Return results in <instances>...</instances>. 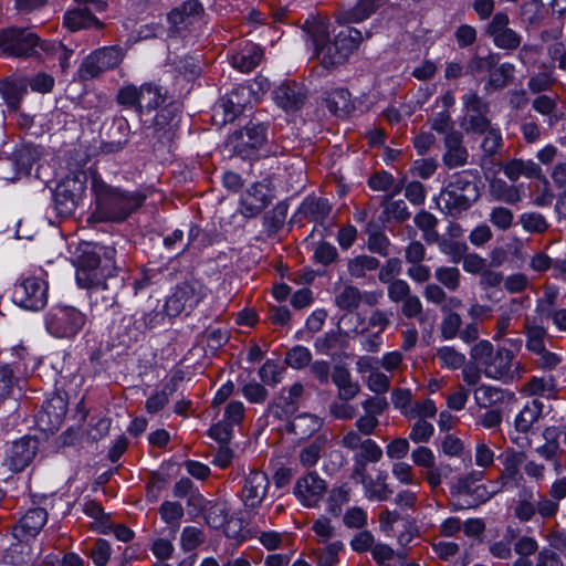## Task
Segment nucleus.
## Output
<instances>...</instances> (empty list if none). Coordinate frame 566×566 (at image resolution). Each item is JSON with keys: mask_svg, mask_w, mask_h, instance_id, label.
<instances>
[{"mask_svg": "<svg viewBox=\"0 0 566 566\" xmlns=\"http://www.w3.org/2000/svg\"><path fill=\"white\" fill-rule=\"evenodd\" d=\"M522 21L527 25H538L544 19V3L542 0H530L520 10Z\"/></svg>", "mask_w": 566, "mask_h": 566, "instance_id": "3c124183", "label": "nucleus"}, {"mask_svg": "<svg viewBox=\"0 0 566 566\" xmlns=\"http://www.w3.org/2000/svg\"><path fill=\"white\" fill-rule=\"evenodd\" d=\"M490 195L499 201L509 205H515L521 201L520 189L514 185H509L500 178H494L489 185Z\"/></svg>", "mask_w": 566, "mask_h": 566, "instance_id": "e433bc0d", "label": "nucleus"}, {"mask_svg": "<svg viewBox=\"0 0 566 566\" xmlns=\"http://www.w3.org/2000/svg\"><path fill=\"white\" fill-rule=\"evenodd\" d=\"M48 291L49 285L45 281L31 276L14 285L12 300L22 308L40 311L48 303Z\"/></svg>", "mask_w": 566, "mask_h": 566, "instance_id": "9b49d317", "label": "nucleus"}, {"mask_svg": "<svg viewBox=\"0 0 566 566\" xmlns=\"http://www.w3.org/2000/svg\"><path fill=\"white\" fill-rule=\"evenodd\" d=\"M287 217V205L284 202L277 203L264 217V226L269 232H277L284 224Z\"/></svg>", "mask_w": 566, "mask_h": 566, "instance_id": "bf43d9fd", "label": "nucleus"}, {"mask_svg": "<svg viewBox=\"0 0 566 566\" xmlns=\"http://www.w3.org/2000/svg\"><path fill=\"white\" fill-rule=\"evenodd\" d=\"M352 488L348 483L333 488L326 501V511L334 517H338L343 512V506L350 501Z\"/></svg>", "mask_w": 566, "mask_h": 566, "instance_id": "58836bf2", "label": "nucleus"}, {"mask_svg": "<svg viewBox=\"0 0 566 566\" xmlns=\"http://www.w3.org/2000/svg\"><path fill=\"white\" fill-rule=\"evenodd\" d=\"M218 107L223 111L224 123L234 120L243 111V104L239 102L237 91H232L229 95L223 97Z\"/></svg>", "mask_w": 566, "mask_h": 566, "instance_id": "4d7b16f0", "label": "nucleus"}, {"mask_svg": "<svg viewBox=\"0 0 566 566\" xmlns=\"http://www.w3.org/2000/svg\"><path fill=\"white\" fill-rule=\"evenodd\" d=\"M515 66L512 63L504 62L497 64L490 73L484 84L486 94L502 91L507 87L514 80Z\"/></svg>", "mask_w": 566, "mask_h": 566, "instance_id": "7c9ffc66", "label": "nucleus"}, {"mask_svg": "<svg viewBox=\"0 0 566 566\" xmlns=\"http://www.w3.org/2000/svg\"><path fill=\"white\" fill-rule=\"evenodd\" d=\"M263 57V50L255 43H247L239 52L231 57V64L234 69L243 73L254 70Z\"/></svg>", "mask_w": 566, "mask_h": 566, "instance_id": "bb28decb", "label": "nucleus"}, {"mask_svg": "<svg viewBox=\"0 0 566 566\" xmlns=\"http://www.w3.org/2000/svg\"><path fill=\"white\" fill-rule=\"evenodd\" d=\"M532 107L538 114L548 117L547 123L549 127H553L562 119L563 114L557 109V96L552 97L545 94L538 95L532 102Z\"/></svg>", "mask_w": 566, "mask_h": 566, "instance_id": "a19ab883", "label": "nucleus"}, {"mask_svg": "<svg viewBox=\"0 0 566 566\" xmlns=\"http://www.w3.org/2000/svg\"><path fill=\"white\" fill-rule=\"evenodd\" d=\"M270 488L266 473L259 470H250L244 476L240 492V499L245 511L255 513L262 505Z\"/></svg>", "mask_w": 566, "mask_h": 566, "instance_id": "4468645a", "label": "nucleus"}, {"mask_svg": "<svg viewBox=\"0 0 566 566\" xmlns=\"http://www.w3.org/2000/svg\"><path fill=\"white\" fill-rule=\"evenodd\" d=\"M241 205L243 216L252 218L268 207L269 200L266 196L260 191L259 186L254 185L248 190Z\"/></svg>", "mask_w": 566, "mask_h": 566, "instance_id": "4c0bfd02", "label": "nucleus"}, {"mask_svg": "<svg viewBox=\"0 0 566 566\" xmlns=\"http://www.w3.org/2000/svg\"><path fill=\"white\" fill-rule=\"evenodd\" d=\"M325 442H326V438L323 436H319L313 442H311L308 446L304 447L300 451V455H298L300 463L304 468L314 467L321 458V452H322V449H323Z\"/></svg>", "mask_w": 566, "mask_h": 566, "instance_id": "09e8293b", "label": "nucleus"}, {"mask_svg": "<svg viewBox=\"0 0 566 566\" xmlns=\"http://www.w3.org/2000/svg\"><path fill=\"white\" fill-rule=\"evenodd\" d=\"M379 268V260L370 255H359L348 261V273L356 279L364 277L367 272L375 271Z\"/></svg>", "mask_w": 566, "mask_h": 566, "instance_id": "a18cd8bd", "label": "nucleus"}, {"mask_svg": "<svg viewBox=\"0 0 566 566\" xmlns=\"http://www.w3.org/2000/svg\"><path fill=\"white\" fill-rule=\"evenodd\" d=\"M177 390V381L171 379L167 382L163 390L151 395L145 405V409L148 413L155 415L159 412L169 401V397Z\"/></svg>", "mask_w": 566, "mask_h": 566, "instance_id": "37998d69", "label": "nucleus"}, {"mask_svg": "<svg viewBox=\"0 0 566 566\" xmlns=\"http://www.w3.org/2000/svg\"><path fill=\"white\" fill-rule=\"evenodd\" d=\"M381 4V0H353L338 11L337 21L342 24L361 22L374 14Z\"/></svg>", "mask_w": 566, "mask_h": 566, "instance_id": "b1692460", "label": "nucleus"}, {"mask_svg": "<svg viewBox=\"0 0 566 566\" xmlns=\"http://www.w3.org/2000/svg\"><path fill=\"white\" fill-rule=\"evenodd\" d=\"M387 474L380 472L376 478L364 481L365 495L370 501H386L391 495L392 491L386 482Z\"/></svg>", "mask_w": 566, "mask_h": 566, "instance_id": "ea45409f", "label": "nucleus"}, {"mask_svg": "<svg viewBox=\"0 0 566 566\" xmlns=\"http://www.w3.org/2000/svg\"><path fill=\"white\" fill-rule=\"evenodd\" d=\"M266 139V127L263 124L250 123L229 137L233 151L242 158L250 157Z\"/></svg>", "mask_w": 566, "mask_h": 566, "instance_id": "dca6fc26", "label": "nucleus"}, {"mask_svg": "<svg viewBox=\"0 0 566 566\" xmlns=\"http://www.w3.org/2000/svg\"><path fill=\"white\" fill-rule=\"evenodd\" d=\"M486 34L501 50L515 51L521 46L522 36L510 28V18L505 12H496L486 28Z\"/></svg>", "mask_w": 566, "mask_h": 566, "instance_id": "a211bd4d", "label": "nucleus"}, {"mask_svg": "<svg viewBox=\"0 0 566 566\" xmlns=\"http://www.w3.org/2000/svg\"><path fill=\"white\" fill-rule=\"evenodd\" d=\"M42 51L57 57L60 67L65 72L71 66V57L73 50L67 49L61 42L44 41L42 44Z\"/></svg>", "mask_w": 566, "mask_h": 566, "instance_id": "864d4df0", "label": "nucleus"}, {"mask_svg": "<svg viewBox=\"0 0 566 566\" xmlns=\"http://www.w3.org/2000/svg\"><path fill=\"white\" fill-rule=\"evenodd\" d=\"M327 491V482L316 471L300 476L293 488L298 502L308 509L317 507Z\"/></svg>", "mask_w": 566, "mask_h": 566, "instance_id": "2eb2a0df", "label": "nucleus"}, {"mask_svg": "<svg viewBox=\"0 0 566 566\" xmlns=\"http://www.w3.org/2000/svg\"><path fill=\"white\" fill-rule=\"evenodd\" d=\"M471 357L481 367L486 378L502 382H512L521 377L523 368L515 363V355L511 349L494 347L489 340H480L471 349Z\"/></svg>", "mask_w": 566, "mask_h": 566, "instance_id": "39448f33", "label": "nucleus"}, {"mask_svg": "<svg viewBox=\"0 0 566 566\" xmlns=\"http://www.w3.org/2000/svg\"><path fill=\"white\" fill-rule=\"evenodd\" d=\"M469 150L463 144L461 132H449L443 138L442 164L449 169H458L469 164Z\"/></svg>", "mask_w": 566, "mask_h": 566, "instance_id": "412c9836", "label": "nucleus"}, {"mask_svg": "<svg viewBox=\"0 0 566 566\" xmlns=\"http://www.w3.org/2000/svg\"><path fill=\"white\" fill-rule=\"evenodd\" d=\"M322 427V420L311 413H303L297 416L293 421L287 424V431L295 434L300 439H306L313 433L318 431Z\"/></svg>", "mask_w": 566, "mask_h": 566, "instance_id": "f704fd0d", "label": "nucleus"}, {"mask_svg": "<svg viewBox=\"0 0 566 566\" xmlns=\"http://www.w3.org/2000/svg\"><path fill=\"white\" fill-rule=\"evenodd\" d=\"M312 354L308 348L296 345L292 347L285 357V364L293 369H302L310 365Z\"/></svg>", "mask_w": 566, "mask_h": 566, "instance_id": "13d9d810", "label": "nucleus"}, {"mask_svg": "<svg viewBox=\"0 0 566 566\" xmlns=\"http://www.w3.org/2000/svg\"><path fill=\"white\" fill-rule=\"evenodd\" d=\"M67 412V401L60 395H52L36 415V423L42 431L54 432L62 426Z\"/></svg>", "mask_w": 566, "mask_h": 566, "instance_id": "6ab92c4d", "label": "nucleus"}, {"mask_svg": "<svg viewBox=\"0 0 566 566\" xmlns=\"http://www.w3.org/2000/svg\"><path fill=\"white\" fill-rule=\"evenodd\" d=\"M39 446V439L33 436L13 441L7 449L4 464L13 472L23 471L35 458Z\"/></svg>", "mask_w": 566, "mask_h": 566, "instance_id": "f3484780", "label": "nucleus"}, {"mask_svg": "<svg viewBox=\"0 0 566 566\" xmlns=\"http://www.w3.org/2000/svg\"><path fill=\"white\" fill-rule=\"evenodd\" d=\"M504 175L511 181L518 180L520 177L526 178H539L542 175V168L533 160H524L521 158H514L502 165Z\"/></svg>", "mask_w": 566, "mask_h": 566, "instance_id": "c85d7f7f", "label": "nucleus"}, {"mask_svg": "<svg viewBox=\"0 0 566 566\" xmlns=\"http://www.w3.org/2000/svg\"><path fill=\"white\" fill-rule=\"evenodd\" d=\"M207 295L206 286L197 281H185L176 285L171 295L165 302L164 310L170 317L182 312L190 313Z\"/></svg>", "mask_w": 566, "mask_h": 566, "instance_id": "6e6552de", "label": "nucleus"}, {"mask_svg": "<svg viewBox=\"0 0 566 566\" xmlns=\"http://www.w3.org/2000/svg\"><path fill=\"white\" fill-rule=\"evenodd\" d=\"M499 54L490 53L486 56L473 55L467 65V72L471 75L490 73L499 64Z\"/></svg>", "mask_w": 566, "mask_h": 566, "instance_id": "8fccbe9b", "label": "nucleus"}, {"mask_svg": "<svg viewBox=\"0 0 566 566\" xmlns=\"http://www.w3.org/2000/svg\"><path fill=\"white\" fill-rule=\"evenodd\" d=\"M463 107L468 114H488L490 112V103L478 94L476 91L470 90L462 96Z\"/></svg>", "mask_w": 566, "mask_h": 566, "instance_id": "6e6d98bb", "label": "nucleus"}, {"mask_svg": "<svg viewBox=\"0 0 566 566\" xmlns=\"http://www.w3.org/2000/svg\"><path fill=\"white\" fill-rule=\"evenodd\" d=\"M39 35L27 28L10 27L0 32V50L3 54L13 57H31L42 50Z\"/></svg>", "mask_w": 566, "mask_h": 566, "instance_id": "423d86ee", "label": "nucleus"}, {"mask_svg": "<svg viewBox=\"0 0 566 566\" xmlns=\"http://www.w3.org/2000/svg\"><path fill=\"white\" fill-rule=\"evenodd\" d=\"M543 411V403L533 399L528 401L515 418V428L520 432H528L533 424L539 419Z\"/></svg>", "mask_w": 566, "mask_h": 566, "instance_id": "c9c22d12", "label": "nucleus"}, {"mask_svg": "<svg viewBox=\"0 0 566 566\" xmlns=\"http://www.w3.org/2000/svg\"><path fill=\"white\" fill-rule=\"evenodd\" d=\"M180 120V106L170 103L161 107L147 127L146 137L163 145L170 144L175 137Z\"/></svg>", "mask_w": 566, "mask_h": 566, "instance_id": "f8f14e48", "label": "nucleus"}, {"mask_svg": "<svg viewBox=\"0 0 566 566\" xmlns=\"http://www.w3.org/2000/svg\"><path fill=\"white\" fill-rule=\"evenodd\" d=\"M326 107L338 117H346L353 109L350 93L345 88L333 91L326 98Z\"/></svg>", "mask_w": 566, "mask_h": 566, "instance_id": "79ce46f5", "label": "nucleus"}, {"mask_svg": "<svg viewBox=\"0 0 566 566\" xmlns=\"http://www.w3.org/2000/svg\"><path fill=\"white\" fill-rule=\"evenodd\" d=\"M95 53L98 55L102 67L104 66L106 71L117 67L123 60V51L118 46L102 48L96 50Z\"/></svg>", "mask_w": 566, "mask_h": 566, "instance_id": "69168bd1", "label": "nucleus"}, {"mask_svg": "<svg viewBox=\"0 0 566 566\" xmlns=\"http://www.w3.org/2000/svg\"><path fill=\"white\" fill-rule=\"evenodd\" d=\"M434 277L443 287L454 292L460 287L461 272L455 266H439L434 270Z\"/></svg>", "mask_w": 566, "mask_h": 566, "instance_id": "de8ad7c7", "label": "nucleus"}, {"mask_svg": "<svg viewBox=\"0 0 566 566\" xmlns=\"http://www.w3.org/2000/svg\"><path fill=\"white\" fill-rule=\"evenodd\" d=\"M96 208L90 222H122L143 206L146 196L142 192H126L104 182H94Z\"/></svg>", "mask_w": 566, "mask_h": 566, "instance_id": "20e7f679", "label": "nucleus"}, {"mask_svg": "<svg viewBox=\"0 0 566 566\" xmlns=\"http://www.w3.org/2000/svg\"><path fill=\"white\" fill-rule=\"evenodd\" d=\"M467 133L483 134L493 126L488 118V114H468L462 123Z\"/></svg>", "mask_w": 566, "mask_h": 566, "instance_id": "774afa93", "label": "nucleus"}, {"mask_svg": "<svg viewBox=\"0 0 566 566\" xmlns=\"http://www.w3.org/2000/svg\"><path fill=\"white\" fill-rule=\"evenodd\" d=\"M86 323V316L73 306H54L45 316L48 332L57 338H72Z\"/></svg>", "mask_w": 566, "mask_h": 566, "instance_id": "0eeeda50", "label": "nucleus"}, {"mask_svg": "<svg viewBox=\"0 0 566 566\" xmlns=\"http://www.w3.org/2000/svg\"><path fill=\"white\" fill-rule=\"evenodd\" d=\"M481 144V148L485 156H494L503 147V138L501 132L496 127L486 130Z\"/></svg>", "mask_w": 566, "mask_h": 566, "instance_id": "338daca9", "label": "nucleus"}, {"mask_svg": "<svg viewBox=\"0 0 566 566\" xmlns=\"http://www.w3.org/2000/svg\"><path fill=\"white\" fill-rule=\"evenodd\" d=\"M332 381L337 387V398L342 401L353 400L360 391L358 382L353 381L349 370L344 366H335Z\"/></svg>", "mask_w": 566, "mask_h": 566, "instance_id": "a878e982", "label": "nucleus"}, {"mask_svg": "<svg viewBox=\"0 0 566 566\" xmlns=\"http://www.w3.org/2000/svg\"><path fill=\"white\" fill-rule=\"evenodd\" d=\"M105 9L106 2L102 0H76L75 6L64 13L63 24L71 31L102 29L103 23L95 14Z\"/></svg>", "mask_w": 566, "mask_h": 566, "instance_id": "9d476101", "label": "nucleus"}, {"mask_svg": "<svg viewBox=\"0 0 566 566\" xmlns=\"http://www.w3.org/2000/svg\"><path fill=\"white\" fill-rule=\"evenodd\" d=\"M274 101L284 111L300 109L306 98L304 86L296 82H284L273 92Z\"/></svg>", "mask_w": 566, "mask_h": 566, "instance_id": "393cba45", "label": "nucleus"}, {"mask_svg": "<svg viewBox=\"0 0 566 566\" xmlns=\"http://www.w3.org/2000/svg\"><path fill=\"white\" fill-rule=\"evenodd\" d=\"M140 116L145 111L156 109L163 105L167 98V91L151 82L140 85Z\"/></svg>", "mask_w": 566, "mask_h": 566, "instance_id": "72a5a7b5", "label": "nucleus"}, {"mask_svg": "<svg viewBox=\"0 0 566 566\" xmlns=\"http://www.w3.org/2000/svg\"><path fill=\"white\" fill-rule=\"evenodd\" d=\"M401 188L396 187L391 195H386L381 201L382 214L381 218L384 221L390 222L395 221L397 223H402L410 218V211L406 202L402 199L392 200V197L400 192Z\"/></svg>", "mask_w": 566, "mask_h": 566, "instance_id": "c756f323", "label": "nucleus"}, {"mask_svg": "<svg viewBox=\"0 0 566 566\" xmlns=\"http://www.w3.org/2000/svg\"><path fill=\"white\" fill-rule=\"evenodd\" d=\"M303 30L306 44L312 49V59L318 60L321 66L334 70L344 65L364 40L361 31L347 27L332 34L327 20H306Z\"/></svg>", "mask_w": 566, "mask_h": 566, "instance_id": "f257e3e1", "label": "nucleus"}, {"mask_svg": "<svg viewBox=\"0 0 566 566\" xmlns=\"http://www.w3.org/2000/svg\"><path fill=\"white\" fill-rule=\"evenodd\" d=\"M482 478V471H472L459 478L450 488L451 495L463 500L468 507H475L486 502L494 492H489L483 484H476Z\"/></svg>", "mask_w": 566, "mask_h": 566, "instance_id": "ddd939ff", "label": "nucleus"}, {"mask_svg": "<svg viewBox=\"0 0 566 566\" xmlns=\"http://www.w3.org/2000/svg\"><path fill=\"white\" fill-rule=\"evenodd\" d=\"M86 189V176L74 174L62 179L54 191V207L60 216H71Z\"/></svg>", "mask_w": 566, "mask_h": 566, "instance_id": "1a4fd4ad", "label": "nucleus"}, {"mask_svg": "<svg viewBox=\"0 0 566 566\" xmlns=\"http://www.w3.org/2000/svg\"><path fill=\"white\" fill-rule=\"evenodd\" d=\"M27 93V82L24 80H1L0 94L10 111H18L23 96Z\"/></svg>", "mask_w": 566, "mask_h": 566, "instance_id": "2f4dec72", "label": "nucleus"}, {"mask_svg": "<svg viewBox=\"0 0 566 566\" xmlns=\"http://www.w3.org/2000/svg\"><path fill=\"white\" fill-rule=\"evenodd\" d=\"M283 368L271 359H268L259 369V377L264 385L274 387L282 380Z\"/></svg>", "mask_w": 566, "mask_h": 566, "instance_id": "680f3d73", "label": "nucleus"}, {"mask_svg": "<svg viewBox=\"0 0 566 566\" xmlns=\"http://www.w3.org/2000/svg\"><path fill=\"white\" fill-rule=\"evenodd\" d=\"M361 303V292L354 285H345L335 296V304L338 308L353 312Z\"/></svg>", "mask_w": 566, "mask_h": 566, "instance_id": "c03bdc74", "label": "nucleus"}, {"mask_svg": "<svg viewBox=\"0 0 566 566\" xmlns=\"http://www.w3.org/2000/svg\"><path fill=\"white\" fill-rule=\"evenodd\" d=\"M512 397L507 390L489 385H481L474 390V401L481 409L499 408Z\"/></svg>", "mask_w": 566, "mask_h": 566, "instance_id": "cd10ccee", "label": "nucleus"}, {"mask_svg": "<svg viewBox=\"0 0 566 566\" xmlns=\"http://www.w3.org/2000/svg\"><path fill=\"white\" fill-rule=\"evenodd\" d=\"M106 70L99 63L98 55H96L95 51L87 55L78 70V75L82 80L87 81L97 77Z\"/></svg>", "mask_w": 566, "mask_h": 566, "instance_id": "0e129e2a", "label": "nucleus"}, {"mask_svg": "<svg viewBox=\"0 0 566 566\" xmlns=\"http://www.w3.org/2000/svg\"><path fill=\"white\" fill-rule=\"evenodd\" d=\"M48 522V512L42 507L29 509L12 527V536L21 543L35 538Z\"/></svg>", "mask_w": 566, "mask_h": 566, "instance_id": "aec40b11", "label": "nucleus"}, {"mask_svg": "<svg viewBox=\"0 0 566 566\" xmlns=\"http://www.w3.org/2000/svg\"><path fill=\"white\" fill-rule=\"evenodd\" d=\"M436 356L439 359L441 367L448 369H459L465 363L464 354L459 353L455 348L450 346L439 348Z\"/></svg>", "mask_w": 566, "mask_h": 566, "instance_id": "5fc2aeb1", "label": "nucleus"}, {"mask_svg": "<svg viewBox=\"0 0 566 566\" xmlns=\"http://www.w3.org/2000/svg\"><path fill=\"white\" fill-rule=\"evenodd\" d=\"M303 395L304 386L301 382H295L289 388H282L279 398L269 405V412L279 420L287 419L298 410Z\"/></svg>", "mask_w": 566, "mask_h": 566, "instance_id": "4be33fe9", "label": "nucleus"}, {"mask_svg": "<svg viewBox=\"0 0 566 566\" xmlns=\"http://www.w3.org/2000/svg\"><path fill=\"white\" fill-rule=\"evenodd\" d=\"M140 86L127 84L120 87L116 95V102L123 107L134 109L140 116Z\"/></svg>", "mask_w": 566, "mask_h": 566, "instance_id": "49530a36", "label": "nucleus"}, {"mask_svg": "<svg viewBox=\"0 0 566 566\" xmlns=\"http://www.w3.org/2000/svg\"><path fill=\"white\" fill-rule=\"evenodd\" d=\"M115 250L113 248L104 249L106 263L101 265V258L95 252L85 251L78 258L76 269V282L83 289L93 290L94 293L106 292L103 298L114 305L118 290L123 287V279L115 274V266L112 264Z\"/></svg>", "mask_w": 566, "mask_h": 566, "instance_id": "f03ea898", "label": "nucleus"}, {"mask_svg": "<svg viewBox=\"0 0 566 566\" xmlns=\"http://www.w3.org/2000/svg\"><path fill=\"white\" fill-rule=\"evenodd\" d=\"M42 151L39 146L25 145L17 149L11 158H8L3 165L15 169L14 174H2L6 180H14L19 175H29L33 165L41 158Z\"/></svg>", "mask_w": 566, "mask_h": 566, "instance_id": "5701e85b", "label": "nucleus"}, {"mask_svg": "<svg viewBox=\"0 0 566 566\" xmlns=\"http://www.w3.org/2000/svg\"><path fill=\"white\" fill-rule=\"evenodd\" d=\"M439 250L450 256L453 263H459L468 251L465 242L442 238Z\"/></svg>", "mask_w": 566, "mask_h": 566, "instance_id": "e2e57ef3", "label": "nucleus"}, {"mask_svg": "<svg viewBox=\"0 0 566 566\" xmlns=\"http://www.w3.org/2000/svg\"><path fill=\"white\" fill-rule=\"evenodd\" d=\"M358 450L354 455V461L378 462L382 458L381 448L370 438H365Z\"/></svg>", "mask_w": 566, "mask_h": 566, "instance_id": "052dcab7", "label": "nucleus"}, {"mask_svg": "<svg viewBox=\"0 0 566 566\" xmlns=\"http://www.w3.org/2000/svg\"><path fill=\"white\" fill-rule=\"evenodd\" d=\"M525 335H526V348L531 353L535 354L537 352H542L545 348V337L547 335V331L545 327L541 325H525Z\"/></svg>", "mask_w": 566, "mask_h": 566, "instance_id": "603ef678", "label": "nucleus"}, {"mask_svg": "<svg viewBox=\"0 0 566 566\" xmlns=\"http://www.w3.org/2000/svg\"><path fill=\"white\" fill-rule=\"evenodd\" d=\"M483 184L480 171L463 169L449 177L439 195L440 210L454 219L461 218L481 198Z\"/></svg>", "mask_w": 566, "mask_h": 566, "instance_id": "7ed1b4c3", "label": "nucleus"}, {"mask_svg": "<svg viewBox=\"0 0 566 566\" xmlns=\"http://www.w3.org/2000/svg\"><path fill=\"white\" fill-rule=\"evenodd\" d=\"M331 205L325 198L307 197L300 206L297 214L311 221L322 222L331 212Z\"/></svg>", "mask_w": 566, "mask_h": 566, "instance_id": "473e14b6", "label": "nucleus"}]
</instances>
